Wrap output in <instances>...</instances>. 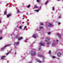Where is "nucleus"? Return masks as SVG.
Segmentation results:
<instances>
[{
  "mask_svg": "<svg viewBox=\"0 0 63 63\" xmlns=\"http://www.w3.org/2000/svg\"><path fill=\"white\" fill-rule=\"evenodd\" d=\"M5 56H2V57L1 58V59H4V58H5Z\"/></svg>",
  "mask_w": 63,
  "mask_h": 63,
  "instance_id": "nucleus-15",
  "label": "nucleus"
},
{
  "mask_svg": "<svg viewBox=\"0 0 63 63\" xmlns=\"http://www.w3.org/2000/svg\"><path fill=\"white\" fill-rule=\"evenodd\" d=\"M24 19V18H22V19Z\"/></svg>",
  "mask_w": 63,
  "mask_h": 63,
  "instance_id": "nucleus-45",
  "label": "nucleus"
},
{
  "mask_svg": "<svg viewBox=\"0 0 63 63\" xmlns=\"http://www.w3.org/2000/svg\"><path fill=\"white\" fill-rule=\"evenodd\" d=\"M17 12L18 13H19V10H17Z\"/></svg>",
  "mask_w": 63,
  "mask_h": 63,
  "instance_id": "nucleus-39",
  "label": "nucleus"
},
{
  "mask_svg": "<svg viewBox=\"0 0 63 63\" xmlns=\"http://www.w3.org/2000/svg\"><path fill=\"white\" fill-rule=\"evenodd\" d=\"M41 46H40L39 47H38V50H41Z\"/></svg>",
  "mask_w": 63,
  "mask_h": 63,
  "instance_id": "nucleus-13",
  "label": "nucleus"
},
{
  "mask_svg": "<svg viewBox=\"0 0 63 63\" xmlns=\"http://www.w3.org/2000/svg\"><path fill=\"white\" fill-rule=\"evenodd\" d=\"M51 46L52 47H54V43H52Z\"/></svg>",
  "mask_w": 63,
  "mask_h": 63,
  "instance_id": "nucleus-22",
  "label": "nucleus"
},
{
  "mask_svg": "<svg viewBox=\"0 0 63 63\" xmlns=\"http://www.w3.org/2000/svg\"><path fill=\"white\" fill-rule=\"evenodd\" d=\"M11 45V44H9L6 45H5V46H4V47H9V46H10Z\"/></svg>",
  "mask_w": 63,
  "mask_h": 63,
  "instance_id": "nucleus-9",
  "label": "nucleus"
},
{
  "mask_svg": "<svg viewBox=\"0 0 63 63\" xmlns=\"http://www.w3.org/2000/svg\"><path fill=\"white\" fill-rule=\"evenodd\" d=\"M52 58H55V57L54 56H53L52 57Z\"/></svg>",
  "mask_w": 63,
  "mask_h": 63,
  "instance_id": "nucleus-35",
  "label": "nucleus"
},
{
  "mask_svg": "<svg viewBox=\"0 0 63 63\" xmlns=\"http://www.w3.org/2000/svg\"><path fill=\"white\" fill-rule=\"evenodd\" d=\"M27 40H28L27 39L25 40L24 41V42H25V43L27 42Z\"/></svg>",
  "mask_w": 63,
  "mask_h": 63,
  "instance_id": "nucleus-23",
  "label": "nucleus"
},
{
  "mask_svg": "<svg viewBox=\"0 0 63 63\" xmlns=\"http://www.w3.org/2000/svg\"><path fill=\"white\" fill-rule=\"evenodd\" d=\"M15 54H16V53L15 52Z\"/></svg>",
  "mask_w": 63,
  "mask_h": 63,
  "instance_id": "nucleus-46",
  "label": "nucleus"
},
{
  "mask_svg": "<svg viewBox=\"0 0 63 63\" xmlns=\"http://www.w3.org/2000/svg\"><path fill=\"white\" fill-rule=\"evenodd\" d=\"M30 53L31 55H32V56H35L36 55V52L34 51V50H31Z\"/></svg>",
  "mask_w": 63,
  "mask_h": 63,
  "instance_id": "nucleus-1",
  "label": "nucleus"
},
{
  "mask_svg": "<svg viewBox=\"0 0 63 63\" xmlns=\"http://www.w3.org/2000/svg\"><path fill=\"white\" fill-rule=\"evenodd\" d=\"M30 5H28V6H27V8H29L30 7Z\"/></svg>",
  "mask_w": 63,
  "mask_h": 63,
  "instance_id": "nucleus-30",
  "label": "nucleus"
},
{
  "mask_svg": "<svg viewBox=\"0 0 63 63\" xmlns=\"http://www.w3.org/2000/svg\"><path fill=\"white\" fill-rule=\"evenodd\" d=\"M62 1H63V0Z\"/></svg>",
  "mask_w": 63,
  "mask_h": 63,
  "instance_id": "nucleus-51",
  "label": "nucleus"
},
{
  "mask_svg": "<svg viewBox=\"0 0 63 63\" xmlns=\"http://www.w3.org/2000/svg\"><path fill=\"white\" fill-rule=\"evenodd\" d=\"M58 40H56V42H57V43H58Z\"/></svg>",
  "mask_w": 63,
  "mask_h": 63,
  "instance_id": "nucleus-38",
  "label": "nucleus"
},
{
  "mask_svg": "<svg viewBox=\"0 0 63 63\" xmlns=\"http://www.w3.org/2000/svg\"><path fill=\"white\" fill-rule=\"evenodd\" d=\"M46 44L47 45H49L50 44H51V42L49 41H47V42Z\"/></svg>",
  "mask_w": 63,
  "mask_h": 63,
  "instance_id": "nucleus-5",
  "label": "nucleus"
},
{
  "mask_svg": "<svg viewBox=\"0 0 63 63\" xmlns=\"http://www.w3.org/2000/svg\"><path fill=\"white\" fill-rule=\"evenodd\" d=\"M48 1H46V2L45 3V4L46 5L48 3Z\"/></svg>",
  "mask_w": 63,
  "mask_h": 63,
  "instance_id": "nucleus-20",
  "label": "nucleus"
},
{
  "mask_svg": "<svg viewBox=\"0 0 63 63\" xmlns=\"http://www.w3.org/2000/svg\"><path fill=\"white\" fill-rule=\"evenodd\" d=\"M48 53L49 54H51V51H49L48 52Z\"/></svg>",
  "mask_w": 63,
  "mask_h": 63,
  "instance_id": "nucleus-31",
  "label": "nucleus"
},
{
  "mask_svg": "<svg viewBox=\"0 0 63 63\" xmlns=\"http://www.w3.org/2000/svg\"><path fill=\"white\" fill-rule=\"evenodd\" d=\"M51 34V32H48L47 33L48 35H50Z\"/></svg>",
  "mask_w": 63,
  "mask_h": 63,
  "instance_id": "nucleus-26",
  "label": "nucleus"
},
{
  "mask_svg": "<svg viewBox=\"0 0 63 63\" xmlns=\"http://www.w3.org/2000/svg\"><path fill=\"white\" fill-rule=\"evenodd\" d=\"M2 37H0V40H2Z\"/></svg>",
  "mask_w": 63,
  "mask_h": 63,
  "instance_id": "nucleus-37",
  "label": "nucleus"
},
{
  "mask_svg": "<svg viewBox=\"0 0 63 63\" xmlns=\"http://www.w3.org/2000/svg\"><path fill=\"white\" fill-rule=\"evenodd\" d=\"M54 7H52V11H54Z\"/></svg>",
  "mask_w": 63,
  "mask_h": 63,
  "instance_id": "nucleus-24",
  "label": "nucleus"
},
{
  "mask_svg": "<svg viewBox=\"0 0 63 63\" xmlns=\"http://www.w3.org/2000/svg\"><path fill=\"white\" fill-rule=\"evenodd\" d=\"M1 50H4V48H1Z\"/></svg>",
  "mask_w": 63,
  "mask_h": 63,
  "instance_id": "nucleus-40",
  "label": "nucleus"
},
{
  "mask_svg": "<svg viewBox=\"0 0 63 63\" xmlns=\"http://www.w3.org/2000/svg\"><path fill=\"white\" fill-rule=\"evenodd\" d=\"M28 24H29V23H28Z\"/></svg>",
  "mask_w": 63,
  "mask_h": 63,
  "instance_id": "nucleus-50",
  "label": "nucleus"
},
{
  "mask_svg": "<svg viewBox=\"0 0 63 63\" xmlns=\"http://www.w3.org/2000/svg\"><path fill=\"white\" fill-rule=\"evenodd\" d=\"M58 1H60V0H57Z\"/></svg>",
  "mask_w": 63,
  "mask_h": 63,
  "instance_id": "nucleus-42",
  "label": "nucleus"
},
{
  "mask_svg": "<svg viewBox=\"0 0 63 63\" xmlns=\"http://www.w3.org/2000/svg\"><path fill=\"white\" fill-rule=\"evenodd\" d=\"M10 53H9V52H8V53H6V55H8V54H9Z\"/></svg>",
  "mask_w": 63,
  "mask_h": 63,
  "instance_id": "nucleus-34",
  "label": "nucleus"
},
{
  "mask_svg": "<svg viewBox=\"0 0 63 63\" xmlns=\"http://www.w3.org/2000/svg\"><path fill=\"white\" fill-rule=\"evenodd\" d=\"M43 27L40 26L39 28V31H40V30H41L42 29H43Z\"/></svg>",
  "mask_w": 63,
  "mask_h": 63,
  "instance_id": "nucleus-10",
  "label": "nucleus"
},
{
  "mask_svg": "<svg viewBox=\"0 0 63 63\" xmlns=\"http://www.w3.org/2000/svg\"><path fill=\"white\" fill-rule=\"evenodd\" d=\"M1 20H0V23H1Z\"/></svg>",
  "mask_w": 63,
  "mask_h": 63,
  "instance_id": "nucleus-43",
  "label": "nucleus"
},
{
  "mask_svg": "<svg viewBox=\"0 0 63 63\" xmlns=\"http://www.w3.org/2000/svg\"><path fill=\"white\" fill-rule=\"evenodd\" d=\"M61 55V53L59 52L57 53V55L58 56V57H60Z\"/></svg>",
  "mask_w": 63,
  "mask_h": 63,
  "instance_id": "nucleus-8",
  "label": "nucleus"
},
{
  "mask_svg": "<svg viewBox=\"0 0 63 63\" xmlns=\"http://www.w3.org/2000/svg\"><path fill=\"white\" fill-rule=\"evenodd\" d=\"M26 26H25L24 27V29H26Z\"/></svg>",
  "mask_w": 63,
  "mask_h": 63,
  "instance_id": "nucleus-36",
  "label": "nucleus"
},
{
  "mask_svg": "<svg viewBox=\"0 0 63 63\" xmlns=\"http://www.w3.org/2000/svg\"><path fill=\"white\" fill-rule=\"evenodd\" d=\"M48 26L49 27H51L52 26V24L49 23L48 24Z\"/></svg>",
  "mask_w": 63,
  "mask_h": 63,
  "instance_id": "nucleus-12",
  "label": "nucleus"
},
{
  "mask_svg": "<svg viewBox=\"0 0 63 63\" xmlns=\"http://www.w3.org/2000/svg\"><path fill=\"white\" fill-rule=\"evenodd\" d=\"M7 14V12L6 11H5L4 13V15H6Z\"/></svg>",
  "mask_w": 63,
  "mask_h": 63,
  "instance_id": "nucleus-28",
  "label": "nucleus"
},
{
  "mask_svg": "<svg viewBox=\"0 0 63 63\" xmlns=\"http://www.w3.org/2000/svg\"><path fill=\"white\" fill-rule=\"evenodd\" d=\"M34 12H37V13H38V12H39V10H34Z\"/></svg>",
  "mask_w": 63,
  "mask_h": 63,
  "instance_id": "nucleus-17",
  "label": "nucleus"
},
{
  "mask_svg": "<svg viewBox=\"0 0 63 63\" xmlns=\"http://www.w3.org/2000/svg\"><path fill=\"white\" fill-rule=\"evenodd\" d=\"M36 61L37 62H39L40 63H41L42 62L41 61H40L39 59H36Z\"/></svg>",
  "mask_w": 63,
  "mask_h": 63,
  "instance_id": "nucleus-7",
  "label": "nucleus"
},
{
  "mask_svg": "<svg viewBox=\"0 0 63 63\" xmlns=\"http://www.w3.org/2000/svg\"><path fill=\"white\" fill-rule=\"evenodd\" d=\"M58 37L60 38H61V35H60V34H58Z\"/></svg>",
  "mask_w": 63,
  "mask_h": 63,
  "instance_id": "nucleus-19",
  "label": "nucleus"
},
{
  "mask_svg": "<svg viewBox=\"0 0 63 63\" xmlns=\"http://www.w3.org/2000/svg\"><path fill=\"white\" fill-rule=\"evenodd\" d=\"M11 36H12V34H11Z\"/></svg>",
  "mask_w": 63,
  "mask_h": 63,
  "instance_id": "nucleus-47",
  "label": "nucleus"
},
{
  "mask_svg": "<svg viewBox=\"0 0 63 63\" xmlns=\"http://www.w3.org/2000/svg\"><path fill=\"white\" fill-rule=\"evenodd\" d=\"M32 37L34 38H36V34H34L33 35Z\"/></svg>",
  "mask_w": 63,
  "mask_h": 63,
  "instance_id": "nucleus-11",
  "label": "nucleus"
},
{
  "mask_svg": "<svg viewBox=\"0 0 63 63\" xmlns=\"http://www.w3.org/2000/svg\"><path fill=\"white\" fill-rule=\"evenodd\" d=\"M19 44V42H17L16 43H14V45L15 46H17Z\"/></svg>",
  "mask_w": 63,
  "mask_h": 63,
  "instance_id": "nucleus-4",
  "label": "nucleus"
},
{
  "mask_svg": "<svg viewBox=\"0 0 63 63\" xmlns=\"http://www.w3.org/2000/svg\"><path fill=\"white\" fill-rule=\"evenodd\" d=\"M39 10H41V7L40 6L39 7Z\"/></svg>",
  "mask_w": 63,
  "mask_h": 63,
  "instance_id": "nucleus-32",
  "label": "nucleus"
},
{
  "mask_svg": "<svg viewBox=\"0 0 63 63\" xmlns=\"http://www.w3.org/2000/svg\"><path fill=\"white\" fill-rule=\"evenodd\" d=\"M58 24H60V23L59 22L58 23Z\"/></svg>",
  "mask_w": 63,
  "mask_h": 63,
  "instance_id": "nucleus-41",
  "label": "nucleus"
},
{
  "mask_svg": "<svg viewBox=\"0 0 63 63\" xmlns=\"http://www.w3.org/2000/svg\"><path fill=\"white\" fill-rule=\"evenodd\" d=\"M39 45H40L41 46H45V44L42 42H40L39 44Z\"/></svg>",
  "mask_w": 63,
  "mask_h": 63,
  "instance_id": "nucleus-6",
  "label": "nucleus"
},
{
  "mask_svg": "<svg viewBox=\"0 0 63 63\" xmlns=\"http://www.w3.org/2000/svg\"><path fill=\"white\" fill-rule=\"evenodd\" d=\"M9 62V61H7V62Z\"/></svg>",
  "mask_w": 63,
  "mask_h": 63,
  "instance_id": "nucleus-48",
  "label": "nucleus"
},
{
  "mask_svg": "<svg viewBox=\"0 0 63 63\" xmlns=\"http://www.w3.org/2000/svg\"><path fill=\"white\" fill-rule=\"evenodd\" d=\"M62 17H61V16H59V18H61Z\"/></svg>",
  "mask_w": 63,
  "mask_h": 63,
  "instance_id": "nucleus-25",
  "label": "nucleus"
},
{
  "mask_svg": "<svg viewBox=\"0 0 63 63\" xmlns=\"http://www.w3.org/2000/svg\"><path fill=\"white\" fill-rule=\"evenodd\" d=\"M19 29H21V28H22V27L21 26H20L19 27Z\"/></svg>",
  "mask_w": 63,
  "mask_h": 63,
  "instance_id": "nucleus-27",
  "label": "nucleus"
},
{
  "mask_svg": "<svg viewBox=\"0 0 63 63\" xmlns=\"http://www.w3.org/2000/svg\"><path fill=\"white\" fill-rule=\"evenodd\" d=\"M13 39H15V38H14V37H12V39H13Z\"/></svg>",
  "mask_w": 63,
  "mask_h": 63,
  "instance_id": "nucleus-44",
  "label": "nucleus"
},
{
  "mask_svg": "<svg viewBox=\"0 0 63 63\" xmlns=\"http://www.w3.org/2000/svg\"><path fill=\"white\" fill-rule=\"evenodd\" d=\"M40 24L41 25H43V23H40Z\"/></svg>",
  "mask_w": 63,
  "mask_h": 63,
  "instance_id": "nucleus-33",
  "label": "nucleus"
},
{
  "mask_svg": "<svg viewBox=\"0 0 63 63\" xmlns=\"http://www.w3.org/2000/svg\"><path fill=\"white\" fill-rule=\"evenodd\" d=\"M34 7L35 8H38V6H37L35 5V6H34Z\"/></svg>",
  "mask_w": 63,
  "mask_h": 63,
  "instance_id": "nucleus-29",
  "label": "nucleus"
},
{
  "mask_svg": "<svg viewBox=\"0 0 63 63\" xmlns=\"http://www.w3.org/2000/svg\"><path fill=\"white\" fill-rule=\"evenodd\" d=\"M19 35H17L16 37V39H18V41H20L23 39V37H21L20 38H19Z\"/></svg>",
  "mask_w": 63,
  "mask_h": 63,
  "instance_id": "nucleus-2",
  "label": "nucleus"
},
{
  "mask_svg": "<svg viewBox=\"0 0 63 63\" xmlns=\"http://www.w3.org/2000/svg\"><path fill=\"white\" fill-rule=\"evenodd\" d=\"M7 17H9V16H11V14H8V15H7Z\"/></svg>",
  "mask_w": 63,
  "mask_h": 63,
  "instance_id": "nucleus-16",
  "label": "nucleus"
},
{
  "mask_svg": "<svg viewBox=\"0 0 63 63\" xmlns=\"http://www.w3.org/2000/svg\"><path fill=\"white\" fill-rule=\"evenodd\" d=\"M37 56H39V57L42 58H43V62H44V60L45 59V58H45V57H44V56L41 55H39V54Z\"/></svg>",
  "mask_w": 63,
  "mask_h": 63,
  "instance_id": "nucleus-3",
  "label": "nucleus"
},
{
  "mask_svg": "<svg viewBox=\"0 0 63 63\" xmlns=\"http://www.w3.org/2000/svg\"><path fill=\"white\" fill-rule=\"evenodd\" d=\"M28 63H30V62H29Z\"/></svg>",
  "mask_w": 63,
  "mask_h": 63,
  "instance_id": "nucleus-49",
  "label": "nucleus"
},
{
  "mask_svg": "<svg viewBox=\"0 0 63 63\" xmlns=\"http://www.w3.org/2000/svg\"><path fill=\"white\" fill-rule=\"evenodd\" d=\"M38 54H43V53L42 52H41L40 53L38 52Z\"/></svg>",
  "mask_w": 63,
  "mask_h": 63,
  "instance_id": "nucleus-21",
  "label": "nucleus"
},
{
  "mask_svg": "<svg viewBox=\"0 0 63 63\" xmlns=\"http://www.w3.org/2000/svg\"><path fill=\"white\" fill-rule=\"evenodd\" d=\"M49 41V39L48 38H46V39L45 42H48Z\"/></svg>",
  "mask_w": 63,
  "mask_h": 63,
  "instance_id": "nucleus-14",
  "label": "nucleus"
},
{
  "mask_svg": "<svg viewBox=\"0 0 63 63\" xmlns=\"http://www.w3.org/2000/svg\"><path fill=\"white\" fill-rule=\"evenodd\" d=\"M36 1L37 3H39L41 2V0H37Z\"/></svg>",
  "mask_w": 63,
  "mask_h": 63,
  "instance_id": "nucleus-18",
  "label": "nucleus"
}]
</instances>
